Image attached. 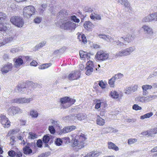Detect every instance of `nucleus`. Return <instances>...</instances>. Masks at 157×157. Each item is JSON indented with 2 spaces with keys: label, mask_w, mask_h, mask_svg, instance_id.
Segmentation results:
<instances>
[{
  "label": "nucleus",
  "mask_w": 157,
  "mask_h": 157,
  "mask_svg": "<svg viewBox=\"0 0 157 157\" xmlns=\"http://www.w3.org/2000/svg\"><path fill=\"white\" fill-rule=\"evenodd\" d=\"M86 138L83 134L77 135L72 140V146L77 150L81 149L84 147V141Z\"/></svg>",
  "instance_id": "nucleus-1"
},
{
  "label": "nucleus",
  "mask_w": 157,
  "mask_h": 157,
  "mask_svg": "<svg viewBox=\"0 0 157 157\" xmlns=\"http://www.w3.org/2000/svg\"><path fill=\"white\" fill-rule=\"evenodd\" d=\"M135 50L136 48L134 46H130L117 52L115 56L117 57L127 56L130 55Z\"/></svg>",
  "instance_id": "nucleus-2"
},
{
  "label": "nucleus",
  "mask_w": 157,
  "mask_h": 157,
  "mask_svg": "<svg viewBox=\"0 0 157 157\" xmlns=\"http://www.w3.org/2000/svg\"><path fill=\"white\" fill-rule=\"evenodd\" d=\"M75 101V99L67 97L61 98L59 101L61 106L64 109L69 107L74 104Z\"/></svg>",
  "instance_id": "nucleus-3"
},
{
  "label": "nucleus",
  "mask_w": 157,
  "mask_h": 157,
  "mask_svg": "<svg viewBox=\"0 0 157 157\" xmlns=\"http://www.w3.org/2000/svg\"><path fill=\"white\" fill-rule=\"evenodd\" d=\"M67 19L65 18L61 25V27L64 29L69 30L70 32L74 30L76 27V24L72 22L71 21H67Z\"/></svg>",
  "instance_id": "nucleus-4"
},
{
  "label": "nucleus",
  "mask_w": 157,
  "mask_h": 157,
  "mask_svg": "<svg viewBox=\"0 0 157 157\" xmlns=\"http://www.w3.org/2000/svg\"><path fill=\"white\" fill-rule=\"evenodd\" d=\"M10 21L13 24L19 27H22L24 24L23 19L18 16L11 17Z\"/></svg>",
  "instance_id": "nucleus-5"
},
{
  "label": "nucleus",
  "mask_w": 157,
  "mask_h": 157,
  "mask_svg": "<svg viewBox=\"0 0 157 157\" xmlns=\"http://www.w3.org/2000/svg\"><path fill=\"white\" fill-rule=\"evenodd\" d=\"M35 9L31 6H29L24 8L23 10L24 16L27 18H29L35 13Z\"/></svg>",
  "instance_id": "nucleus-6"
},
{
  "label": "nucleus",
  "mask_w": 157,
  "mask_h": 157,
  "mask_svg": "<svg viewBox=\"0 0 157 157\" xmlns=\"http://www.w3.org/2000/svg\"><path fill=\"white\" fill-rule=\"evenodd\" d=\"M33 100V98H20L14 99L12 100V102L19 104H28Z\"/></svg>",
  "instance_id": "nucleus-7"
},
{
  "label": "nucleus",
  "mask_w": 157,
  "mask_h": 157,
  "mask_svg": "<svg viewBox=\"0 0 157 157\" xmlns=\"http://www.w3.org/2000/svg\"><path fill=\"white\" fill-rule=\"evenodd\" d=\"M109 56L108 53L102 51H99L97 52L95 57L98 60L104 61L108 59Z\"/></svg>",
  "instance_id": "nucleus-8"
},
{
  "label": "nucleus",
  "mask_w": 157,
  "mask_h": 157,
  "mask_svg": "<svg viewBox=\"0 0 157 157\" xmlns=\"http://www.w3.org/2000/svg\"><path fill=\"white\" fill-rule=\"evenodd\" d=\"M123 75L119 73L113 76L111 78L109 79L108 84L110 87L114 86L115 82L116 80L121 78L123 77Z\"/></svg>",
  "instance_id": "nucleus-9"
},
{
  "label": "nucleus",
  "mask_w": 157,
  "mask_h": 157,
  "mask_svg": "<svg viewBox=\"0 0 157 157\" xmlns=\"http://www.w3.org/2000/svg\"><path fill=\"white\" fill-rule=\"evenodd\" d=\"M13 67V65L11 63H7L3 65L0 68V70L2 74L8 73L11 71Z\"/></svg>",
  "instance_id": "nucleus-10"
},
{
  "label": "nucleus",
  "mask_w": 157,
  "mask_h": 157,
  "mask_svg": "<svg viewBox=\"0 0 157 157\" xmlns=\"http://www.w3.org/2000/svg\"><path fill=\"white\" fill-rule=\"evenodd\" d=\"M157 21V13L155 12L150 14L144 17L142 21L144 22H151Z\"/></svg>",
  "instance_id": "nucleus-11"
},
{
  "label": "nucleus",
  "mask_w": 157,
  "mask_h": 157,
  "mask_svg": "<svg viewBox=\"0 0 157 157\" xmlns=\"http://www.w3.org/2000/svg\"><path fill=\"white\" fill-rule=\"evenodd\" d=\"M7 112L10 114L14 115L17 114L21 113L22 112V110L18 107L11 106L7 109Z\"/></svg>",
  "instance_id": "nucleus-12"
},
{
  "label": "nucleus",
  "mask_w": 157,
  "mask_h": 157,
  "mask_svg": "<svg viewBox=\"0 0 157 157\" xmlns=\"http://www.w3.org/2000/svg\"><path fill=\"white\" fill-rule=\"evenodd\" d=\"M0 122L4 127L8 128L10 126V122L5 116L1 115L0 116Z\"/></svg>",
  "instance_id": "nucleus-13"
},
{
  "label": "nucleus",
  "mask_w": 157,
  "mask_h": 157,
  "mask_svg": "<svg viewBox=\"0 0 157 157\" xmlns=\"http://www.w3.org/2000/svg\"><path fill=\"white\" fill-rule=\"evenodd\" d=\"M142 28L145 33L151 36H152L154 34L153 29L149 26L144 25L142 26Z\"/></svg>",
  "instance_id": "nucleus-14"
},
{
  "label": "nucleus",
  "mask_w": 157,
  "mask_h": 157,
  "mask_svg": "<svg viewBox=\"0 0 157 157\" xmlns=\"http://www.w3.org/2000/svg\"><path fill=\"white\" fill-rule=\"evenodd\" d=\"M156 133H157V128H155L143 132L141 133V134L143 135L147 136H152L154 134Z\"/></svg>",
  "instance_id": "nucleus-15"
},
{
  "label": "nucleus",
  "mask_w": 157,
  "mask_h": 157,
  "mask_svg": "<svg viewBox=\"0 0 157 157\" xmlns=\"http://www.w3.org/2000/svg\"><path fill=\"white\" fill-rule=\"evenodd\" d=\"M13 60L14 61V67L17 68L20 67L24 63L23 59L20 57L14 58Z\"/></svg>",
  "instance_id": "nucleus-16"
},
{
  "label": "nucleus",
  "mask_w": 157,
  "mask_h": 157,
  "mask_svg": "<svg viewBox=\"0 0 157 157\" xmlns=\"http://www.w3.org/2000/svg\"><path fill=\"white\" fill-rule=\"evenodd\" d=\"M80 75V73L78 71H76L70 73L68 76L67 78L69 80H74L79 78Z\"/></svg>",
  "instance_id": "nucleus-17"
},
{
  "label": "nucleus",
  "mask_w": 157,
  "mask_h": 157,
  "mask_svg": "<svg viewBox=\"0 0 157 157\" xmlns=\"http://www.w3.org/2000/svg\"><path fill=\"white\" fill-rule=\"evenodd\" d=\"M121 39H123L124 43L125 44L131 42L133 39V37L132 35L128 34L125 37H121L120 39L121 40Z\"/></svg>",
  "instance_id": "nucleus-18"
},
{
  "label": "nucleus",
  "mask_w": 157,
  "mask_h": 157,
  "mask_svg": "<svg viewBox=\"0 0 157 157\" xmlns=\"http://www.w3.org/2000/svg\"><path fill=\"white\" fill-rule=\"evenodd\" d=\"M152 86L149 85H145L142 86L143 90V95L144 96L147 95L148 94L147 90L152 88Z\"/></svg>",
  "instance_id": "nucleus-19"
},
{
  "label": "nucleus",
  "mask_w": 157,
  "mask_h": 157,
  "mask_svg": "<svg viewBox=\"0 0 157 157\" xmlns=\"http://www.w3.org/2000/svg\"><path fill=\"white\" fill-rule=\"evenodd\" d=\"M74 116V119H75V120L77 119L79 121H82L86 119L87 118V115L86 114L83 113H80L75 114Z\"/></svg>",
  "instance_id": "nucleus-20"
},
{
  "label": "nucleus",
  "mask_w": 157,
  "mask_h": 157,
  "mask_svg": "<svg viewBox=\"0 0 157 157\" xmlns=\"http://www.w3.org/2000/svg\"><path fill=\"white\" fill-rule=\"evenodd\" d=\"M50 122L53 126L57 129H60L62 127L61 123L59 121L51 119L50 120Z\"/></svg>",
  "instance_id": "nucleus-21"
},
{
  "label": "nucleus",
  "mask_w": 157,
  "mask_h": 157,
  "mask_svg": "<svg viewBox=\"0 0 157 157\" xmlns=\"http://www.w3.org/2000/svg\"><path fill=\"white\" fill-rule=\"evenodd\" d=\"M107 145L108 148L109 149H112L116 151L119 150L118 147L115 144L111 142H108Z\"/></svg>",
  "instance_id": "nucleus-22"
},
{
  "label": "nucleus",
  "mask_w": 157,
  "mask_h": 157,
  "mask_svg": "<svg viewBox=\"0 0 157 157\" xmlns=\"http://www.w3.org/2000/svg\"><path fill=\"white\" fill-rule=\"evenodd\" d=\"M117 2L119 4L123 5L126 8H129L130 7L128 0H118Z\"/></svg>",
  "instance_id": "nucleus-23"
},
{
  "label": "nucleus",
  "mask_w": 157,
  "mask_h": 157,
  "mask_svg": "<svg viewBox=\"0 0 157 157\" xmlns=\"http://www.w3.org/2000/svg\"><path fill=\"white\" fill-rule=\"evenodd\" d=\"M83 26L86 30L90 31L91 30L93 27V24L91 22L87 21L84 23Z\"/></svg>",
  "instance_id": "nucleus-24"
},
{
  "label": "nucleus",
  "mask_w": 157,
  "mask_h": 157,
  "mask_svg": "<svg viewBox=\"0 0 157 157\" xmlns=\"http://www.w3.org/2000/svg\"><path fill=\"white\" fill-rule=\"evenodd\" d=\"M101 153L98 151H92L88 153L87 155L83 157H97L100 155Z\"/></svg>",
  "instance_id": "nucleus-25"
},
{
  "label": "nucleus",
  "mask_w": 157,
  "mask_h": 157,
  "mask_svg": "<svg viewBox=\"0 0 157 157\" xmlns=\"http://www.w3.org/2000/svg\"><path fill=\"white\" fill-rule=\"evenodd\" d=\"M23 86L20 85H18L15 87L14 90V92L17 93H22L23 91H24Z\"/></svg>",
  "instance_id": "nucleus-26"
},
{
  "label": "nucleus",
  "mask_w": 157,
  "mask_h": 157,
  "mask_svg": "<svg viewBox=\"0 0 157 157\" xmlns=\"http://www.w3.org/2000/svg\"><path fill=\"white\" fill-rule=\"evenodd\" d=\"M30 115L32 118H37L38 116V113L35 110L31 109L30 111Z\"/></svg>",
  "instance_id": "nucleus-27"
},
{
  "label": "nucleus",
  "mask_w": 157,
  "mask_h": 157,
  "mask_svg": "<svg viewBox=\"0 0 157 157\" xmlns=\"http://www.w3.org/2000/svg\"><path fill=\"white\" fill-rule=\"evenodd\" d=\"M14 39V37H13L12 36H9L6 37L4 40H2L5 43V44L7 43L10 42L12 41Z\"/></svg>",
  "instance_id": "nucleus-28"
},
{
  "label": "nucleus",
  "mask_w": 157,
  "mask_h": 157,
  "mask_svg": "<svg viewBox=\"0 0 157 157\" xmlns=\"http://www.w3.org/2000/svg\"><path fill=\"white\" fill-rule=\"evenodd\" d=\"M98 36L100 38H102L104 40L107 41L108 40L111 41V40L112 39L111 37L110 36H107L103 34H100L98 35Z\"/></svg>",
  "instance_id": "nucleus-29"
},
{
  "label": "nucleus",
  "mask_w": 157,
  "mask_h": 157,
  "mask_svg": "<svg viewBox=\"0 0 157 157\" xmlns=\"http://www.w3.org/2000/svg\"><path fill=\"white\" fill-rule=\"evenodd\" d=\"M78 39L80 41H82L84 43L87 42V39L84 35L80 34L78 36Z\"/></svg>",
  "instance_id": "nucleus-30"
},
{
  "label": "nucleus",
  "mask_w": 157,
  "mask_h": 157,
  "mask_svg": "<svg viewBox=\"0 0 157 157\" xmlns=\"http://www.w3.org/2000/svg\"><path fill=\"white\" fill-rule=\"evenodd\" d=\"M96 121L97 124L100 126H102L105 123V120L100 117L97 118Z\"/></svg>",
  "instance_id": "nucleus-31"
},
{
  "label": "nucleus",
  "mask_w": 157,
  "mask_h": 157,
  "mask_svg": "<svg viewBox=\"0 0 157 157\" xmlns=\"http://www.w3.org/2000/svg\"><path fill=\"white\" fill-rule=\"evenodd\" d=\"M153 114V113L150 112L140 116V118L142 120L144 119L145 118H149L151 117Z\"/></svg>",
  "instance_id": "nucleus-32"
},
{
  "label": "nucleus",
  "mask_w": 157,
  "mask_h": 157,
  "mask_svg": "<svg viewBox=\"0 0 157 157\" xmlns=\"http://www.w3.org/2000/svg\"><path fill=\"white\" fill-rule=\"evenodd\" d=\"M24 153L26 155H28L32 152V150L29 147L26 146L23 149Z\"/></svg>",
  "instance_id": "nucleus-33"
},
{
  "label": "nucleus",
  "mask_w": 157,
  "mask_h": 157,
  "mask_svg": "<svg viewBox=\"0 0 157 157\" xmlns=\"http://www.w3.org/2000/svg\"><path fill=\"white\" fill-rule=\"evenodd\" d=\"M23 89H25L24 90V91L22 92L23 94H25L28 95L31 94L32 93V90L31 87H23Z\"/></svg>",
  "instance_id": "nucleus-34"
},
{
  "label": "nucleus",
  "mask_w": 157,
  "mask_h": 157,
  "mask_svg": "<svg viewBox=\"0 0 157 157\" xmlns=\"http://www.w3.org/2000/svg\"><path fill=\"white\" fill-rule=\"evenodd\" d=\"M111 97L113 98H117L119 97V94L118 93L115 91H112L110 94Z\"/></svg>",
  "instance_id": "nucleus-35"
},
{
  "label": "nucleus",
  "mask_w": 157,
  "mask_h": 157,
  "mask_svg": "<svg viewBox=\"0 0 157 157\" xmlns=\"http://www.w3.org/2000/svg\"><path fill=\"white\" fill-rule=\"evenodd\" d=\"M86 74L87 75H90L92 73V72L93 71L94 69L92 67H86Z\"/></svg>",
  "instance_id": "nucleus-36"
},
{
  "label": "nucleus",
  "mask_w": 157,
  "mask_h": 157,
  "mask_svg": "<svg viewBox=\"0 0 157 157\" xmlns=\"http://www.w3.org/2000/svg\"><path fill=\"white\" fill-rule=\"evenodd\" d=\"M37 135L33 132H30L29 133L28 138L29 139H34L37 138Z\"/></svg>",
  "instance_id": "nucleus-37"
},
{
  "label": "nucleus",
  "mask_w": 157,
  "mask_h": 157,
  "mask_svg": "<svg viewBox=\"0 0 157 157\" xmlns=\"http://www.w3.org/2000/svg\"><path fill=\"white\" fill-rule=\"evenodd\" d=\"M74 115H71L70 116H67L64 117L63 119L65 120H68L69 121H73L75 120Z\"/></svg>",
  "instance_id": "nucleus-38"
},
{
  "label": "nucleus",
  "mask_w": 157,
  "mask_h": 157,
  "mask_svg": "<svg viewBox=\"0 0 157 157\" xmlns=\"http://www.w3.org/2000/svg\"><path fill=\"white\" fill-rule=\"evenodd\" d=\"M86 67H92L94 69L95 68V65L93 61L89 60L86 63Z\"/></svg>",
  "instance_id": "nucleus-39"
},
{
  "label": "nucleus",
  "mask_w": 157,
  "mask_h": 157,
  "mask_svg": "<svg viewBox=\"0 0 157 157\" xmlns=\"http://www.w3.org/2000/svg\"><path fill=\"white\" fill-rule=\"evenodd\" d=\"M124 93L127 94H130L133 93L130 86L127 87L124 90Z\"/></svg>",
  "instance_id": "nucleus-40"
},
{
  "label": "nucleus",
  "mask_w": 157,
  "mask_h": 157,
  "mask_svg": "<svg viewBox=\"0 0 157 157\" xmlns=\"http://www.w3.org/2000/svg\"><path fill=\"white\" fill-rule=\"evenodd\" d=\"M20 48L19 47H17L12 48L10 50V52L12 53H16L20 51Z\"/></svg>",
  "instance_id": "nucleus-41"
},
{
  "label": "nucleus",
  "mask_w": 157,
  "mask_h": 157,
  "mask_svg": "<svg viewBox=\"0 0 157 157\" xmlns=\"http://www.w3.org/2000/svg\"><path fill=\"white\" fill-rule=\"evenodd\" d=\"M137 141V140L135 138H130L128 140V143L129 145L133 144Z\"/></svg>",
  "instance_id": "nucleus-42"
},
{
  "label": "nucleus",
  "mask_w": 157,
  "mask_h": 157,
  "mask_svg": "<svg viewBox=\"0 0 157 157\" xmlns=\"http://www.w3.org/2000/svg\"><path fill=\"white\" fill-rule=\"evenodd\" d=\"M7 27L6 24H4L2 23L0 24V31H5L6 30Z\"/></svg>",
  "instance_id": "nucleus-43"
},
{
  "label": "nucleus",
  "mask_w": 157,
  "mask_h": 157,
  "mask_svg": "<svg viewBox=\"0 0 157 157\" xmlns=\"http://www.w3.org/2000/svg\"><path fill=\"white\" fill-rule=\"evenodd\" d=\"M19 130L18 129H13L12 130H11L8 132V135L10 136L12 134L13 135L15 134Z\"/></svg>",
  "instance_id": "nucleus-44"
},
{
  "label": "nucleus",
  "mask_w": 157,
  "mask_h": 157,
  "mask_svg": "<svg viewBox=\"0 0 157 157\" xmlns=\"http://www.w3.org/2000/svg\"><path fill=\"white\" fill-rule=\"evenodd\" d=\"M54 127L52 125H50L49 127L48 130L52 134H54L55 132L56 131Z\"/></svg>",
  "instance_id": "nucleus-45"
},
{
  "label": "nucleus",
  "mask_w": 157,
  "mask_h": 157,
  "mask_svg": "<svg viewBox=\"0 0 157 157\" xmlns=\"http://www.w3.org/2000/svg\"><path fill=\"white\" fill-rule=\"evenodd\" d=\"M6 17V15L3 13L0 12V21H3Z\"/></svg>",
  "instance_id": "nucleus-46"
},
{
  "label": "nucleus",
  "mask_w": 157,
  "mask_h": 157,
  "mask_svg": "<svg viewBox=\"0 0 157 157\" xmlns=\"http://www.w3.org/2000/svg\"><path fill=\"white\" fill-rule=\"evenodd\" d=\"M49 136H44L43 138V141L45 143H47L49 141Z\"/></svg>",
  "instance_id": "nucleus-47"
},
{
  "label": "nucleus",
  "mask_w": 157,
  "mask_h": 157,
  "mask_svg": "<svg viewBox=\"0 0 157 157\" xmlns=\"http://www.w3.org/2000/svg\"><path fill=\"white\" fill-rule=\"evenodd\" d=\"M87 52L83 51H80L79 52V55L81 58H86V56Z\"/></svg>",
  "instance_id": "nucleus-48"
},
{
  "label": "nucleus",
  "mask_w": 157,
  "mask_h": 157,
  "mask_svg": "<svg viewBox=\"0 0 157 157\" xmlns=\"http://www.w3.org/2000/svg\"><path fill=\"white\" fill-rule=\"evenodd\" d=\"M135 100L136 101H138L142 102H144V97L142 96H139L136 98Z\"/></svg>",
  "instance_id": "nucleus-49"
},
{
  "label": "nucleus",
  "mask_w": 157,
  "mask_h": 157,
  "mask_svg": "<svg viewBox=\"0 0 157 157\" xmlns=\"http://www.w3.org/2000/svg\"><path fill=\"white\" fill-rule=\"evenodd\" d=\"M70 18L72 20L75 22L78 23L79 22V20L75 16H72Z\"/></svg>",
  "instance_id": "nucleus-50"
},
{
  "label": "nucleus",
  "mask_w": 157,
  "mask_h": 157,
  "mask_svg": "<svg viewBox=\"0 0 157 157\" xmlns=\"http://www.w3.org/2000/svg\"><path fill=\"white\" fill-rule=\"evenodd\" d=\"M132 109H133L136 110H140L141 109V107L139 106L137 104H134L132 106Z\"/></svg>",
  "instance_id": "nucleus-51"
},
{
  "label": "nucleus",
  "mask_w": 157,
  "mask_h": 157,
  "mask_svg": "<svg viewBox=\"0 0 157 157\" xmlns=\"http://www.w3.org/2000/svg\"><path fill=\"white\" fill-rule=\"evenodd\" d=\"M61 131L62 133H64L69 132L70 131L69 130L68 126H67L64 128L63 129H62Z\"/></svg>",
  "instance_id": "nucleus-52"
},
{
  "label": "nucleus",
  "mask_w": 157,
  "mask_h": 157,
  "mask_svg": "<svg viewBox=\"0 0 157 157\" xmlns=\"http://www.w3.org/2000/svg\"><path fill=\"white\" fill-rule=\"evenodd\" d=\"M148 101L152 100L157 98V96L156 95H149L147 96Z\"/></svg>",
  "instance_id": "nucleus-53"
},
{
  "label": "nucleus",
  "mask_w": 157,
  "mask_h": 157,
  "mask_svg": "<svg viewBox=\"0 0 157 157\" xmlns=\"http://www.w3.org/2000/svg\"><path fill=\"white\" fill-rule=\"evenodd\" d=\"M62 143V140L61 139L59 138L57 139L55 141V143L57 146H60L61 145Z\"/></svg>",
  "instance_id": "nucleus-54"
},
{
  "label": "nucleus",
  "mask_w": 157,
  "mask_h": 157,
  "mask_svg": "<svg viewBox=\"0 0 157 157\" xmlns=\"http://www.w3.org/2000/svg\"><path fill=\"white\" fill-rule=\"evenodd\" d=\"M9 155L10 157H14L16 155V152L13 151H9L8 152Z\"/></svg>",
  "instance_id": "nucleus-55"
},
{
  "label": "nucleus",
  "mask_w": 157,
  "mask_h": 157,
  "mask_svg": "<svg viewBox=\"0 0 157 157\" xmlns=\"http://www.w3.org/2000/svg\"><path fill=\"white\" fill-rule=\"evenodd\" d=\"M101 109H104L107 107V105L105 102H101Z\"/></svg>",
  "instance_id": "nucleus-56"
},
{
  "label": "nucleus",
  "mask_w": 157,
  "mask_h": 157,
  "mask_svg": "<svg viewBox=\"0 0 157 157\" xmlns=\"http://www.w3.org/2000/svg\"><path fill=\"white\" fill-rule=\"evenodd\" d=\"M98 84L102 89L105 88V85L102 81L101 80L99 82Z\"/></svg>",
  "instance_id": "nucleus-57"
},
{
  "label": "nucleus",
  "mask_w": 157,
  "mask_h": 157,
  "mask_svg": "<svg viewBox=\"0 0 157 157\" xmlns=\"http://www.w3.org/2000/svg\"><path fill=\"white\" fill-rule=\"evenodd\" d=\"M101 101L100 100H98L95 106V108L98 109L99 108H101Z\"/></svg>",
  "instance_id": "nucleus-58"
},
{
  "label": "nucleus",
  "mask_w": 157,
  "mask_h": 157,
  "mask_svg": "<svg viewBox=\"0 0 157 157\" xmlns=\"http://www.w3.org/2000/svg\"><path fill=\"white\" fill-rule=\"evenodd\" d=\"M105 129L106 130V131H107V132L108 133L109 132H116V130H113V129L112 128L108 127L105 128Z\"/></svg>",
  "instance_id": "nucleus-59"
},
{
  "label": "nucleus",
  "mask_w": 157,
  "mask_h": 157,
  "mask_svg": "<svg viewBox=\"0 0 157 157\" xmlns=\"http://www.w3.org/2000/svg\"><path fill=\"white\" fill-rule=\"evenodd\" d=\"M130 87H131L133 92L136 91L138 88V86L136 85H134V86H132Z\"/></svg>",
  "instance_id": "nucleus-60"
},
{
  "label": "nucleus",
  "mask_w": 157,
  "mask_h": 157,
  "mask_svg": "<svg viewBox=\"0 0 157 157\" xmlns=\"http://www.w3.org/2000/svg\"><path fill=\"white\" fill-rule=\"evenodd\" d=\"M115 43L118 45L123 46L124 45V43L118 40L115 41Z\"/></svg>",
  "instance_id": "nucleus-61"
},
{
  "label": "nucleus",
  "mask_w": 157,
  "mask_h": 157,
  "mask_svg": "<svg viewBox=\"0 0 157 157\" xmlns=\"http://www.w3.org/2000/svg\"><path fill=\"white\" fill-rule=\"evenodd\" d=\"M66 11L65 10H62L59 12L58 13V15L62 16V15H63L64 14L67 15V14H66Z\"/></svg>",
  "instance_id": "nucleus-62"
},
{
  "label": "nucleus",
  "mask_w": 157,
  "mask_h": 157,
  "mask_svg": "<svg viewBox=\"0 0 157 157\" xmlns=\"http://www.w3.org/2000/svg\"><path fill=\"white\" fill-rule=\"evenodd\" d=\"M41 19L39 17L36 18L34 20V21L35 23H39L41 21Z\"/></svg>",
  "instance_id": "nucleus-63"
},
{
  "label": "nucleus",
  "mask_w": 157,
  "mask_h": 157,
  "mask_svg": "<svg viewBox=\"0 0 157 157\" xmlns=\"http://www.w3.org/2000/svg\"><path fill=\"white\" fill-rule=\"evenodd\" d=\"M42 142L41 140H38L37 142V146L40 147H41L42 146Z\"/></svg>",
  "instance_id": "nucleus-64"
}]
</instances>
